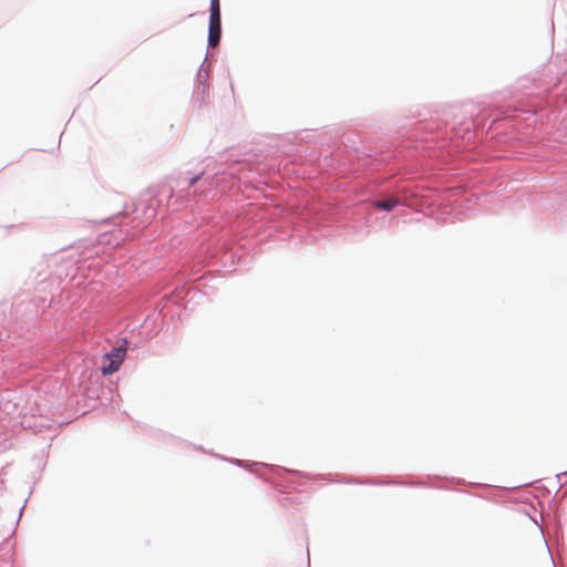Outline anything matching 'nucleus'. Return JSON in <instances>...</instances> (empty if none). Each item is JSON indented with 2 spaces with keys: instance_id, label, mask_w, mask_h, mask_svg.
Here are the masks:
<instances>
[{
  "instance_id": "obj_1",
  "label": "nucleus",
  "mask_w": 567,
  "mask_h": 567,
  "mask_svg": "<svg viewBox=\"0 0 567 567\" xmlns=\"http://www.w3.org/2000/svg\"><path fill=\"white\" fill-rule=\"evenodd\" d=\"M221 34V20L220 16H210L209 17V28H208V44L212 48L218 45Z\"/></svg>"
},
{
  "instance_id": "obj_2",
  "label": "nucleus",
  "mask_w": 567,
  "mask_h": 567,
  "mask_svg": "<svg viewBox=\"0 0 567 567\" xmlns=\"http://www.w3.org/2000/svg\"><path fill=\"white\" fill-rule=\"evenodd\" d=\"M104 361L106 364L102 367L103 374H112L116 372L122 363L120 362V359H112V355H104Z\"/></svg>"
},
{
  "instance_id": "obj_3",
  "label": "nucleus",
  "mask_w": 567,
  "mask_h": 567,
  "mask_svg": "<svg viewBox=\"0 0 567 567\" xmlns=\"http://www.w3.org/2000/svg\"><path fill=\"white\" fill-rule=\"evenodd\" d=\"M399 199L392 198L386 200H377L373 203L374 207L378 209H383L386 212H391L394 207L399 205Z\"/></svg>"
},
{
  "instance_id": "obj_4",
  "label": "nucleus",
  "mask_w": 567,
  "mask_h": 567,
  "mask_svg": "<svg viewBox=\"0 0 567 567\" xmlns=\"http://www.w3.org/2000/svg\"><path fill=\"white\" fill-rule=\"evenodd\" d=\"M124 354H125V349L117 348V349H114L111 353H106L105 355H112V359H120V362H122Z\"/></svg>"
},
{
  "instance_id": "obj_5",
  "label": "nucleus",
  "mask_w": 567,
  "mask_h": 567,
  "mask_svg": "<svg viewBox=\"0 0 567 567\" xmlns=\"http://www.w3.org/2000/svg\"><path fill=\"white\" fill-rule=\"evenodd\" d=\"M210 16H220L219 0L210 1Z\"/></svg>"
},
{
  "instance_id": "obj_6",
  "label": "nucleus",
  "mask_w": 567,
  "mask_h": 567,
  "mask_svg": "<svg viewBox=\"0 0 567 567\" xmlns=\"http://www.w3.org/2000/svg\"><path fill=\"white\" fill-rule=\"evenodd\" d=\"M198 179H199V176L193 177L189 182V185L193 186Z\"/></svg>"
}]
</instances>
